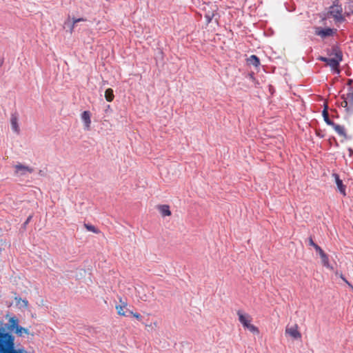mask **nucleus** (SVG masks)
Listing matches in <instances>:
<instances>
[{"instance_id": "1", "label": "nucleus", "mask_w": 353, "mask_h": 353, "mask_svg": "<svg viewBox=\"0 0 353 353\" xmlns=\"http://www.w3.org/2000/svg\"><path fill=\"white\" fill-rule=\"evenodd\" d=\"M14 336L9 332L0 330V353H23L14 348Z\"/></svg>"}, {"instance_id": "2", "label": "nucleus", "mask_w": 353, "mask_h": 353, "mask_svg": "<svg viewBox=\"0 0 353 353\" xmlns=\"http://www.w3.org/2000/svg\"><path fill=\"white\" fill-rule=\"evenodd\" d=\"M332 51L336 56V58H327L325 57H319L318 60L326 63L327 65L330 66L332 70L336 73H339V69L340 62L343 59V54L341 50H339L337 46L332 47Z\"/></svg>"}, {"instance_id": "3", "label": "nucleus", "mask_w": 353, "mask_h": 353, "mask_svg": "<svg viewBox=\"0 0 353 353\" xmlns=\"http://www.w3.org/2000/svg\"><path fill=\"white\" fill-rule=\"evenodd\" d=\"M330 17L333 18L336 24L345 22V18L344 14H343L342 6H330L327 12L325 14V17L322 18V21H324Z\"/></svg>"}, {"instance_id": "4", "label": "nucleus", "mask_w": 353, "mask_h": 353, "mask_svg": "<svg viewBox=\"0 0 353 353\" xmlns=\"http://www.w3.org/2000/svg\"><path fill=\"white\" fill-rule=\"evenodd\" d=\"M314 34L319 37L321 39H325L328 37H334L337 33V29L331 28H322L320 26L314 27Z\"/></svg>"}, {"instance_id": "5", "label": "nucleus", "mask_w": 353, "mask_h": 353, "mask_svg": "<svg viewBox=\"0 0 353 353\" xmlns=\"http://www.w3.org/2000/svg\"><path fill=\"white\" fill-rule=\"evenodd\" d=\"M15 174L17 176H25L27 173L34 172V168L23 165L20 163L14 165Z\"/></svg>"}, {"instance_id": "6", "label": "nucleus", "mask_w": 353, "mask_h": 353, "mask_svg": "<svg viewBox=\"0 0 353 353\" xmlns=\"http://www.w3.org/2000/svg\"><path fill=\"white\" fill-rule=\"evenodd\" d=\"M237 315L240 323L246 328L250 324V316L247 314H243L241 310L237 311Z\"/></svg>"}, {"instance_id": "7", "label": "nucleus", "mask_w": 353, "mask_h": 353, "mask_svg": "<svg viewBox=\"0 0 353 353\" xmlns=\"http://www.w3.org/2000/svg\"><path fill=\"white\" fill-rule=\"evenodd\" d=\"M10 124L12 130L17 134H19L20 129L18 124V115L17 113H12L11 114Z\"/></svg>"}, {"instance_id": "8", "label": "nucleus", "mask_w": 353, "mask_h": 353, "mask_svg": "<svg viewBox=\"0 0 353 353\" xmlns=\"http://www.w3.org/2000/svg\"><path fill=\"white\" fill-rule=\"evenodd\" d=\"M333 176L335 179V181L337 185V188L341 194H342L343 196L346 195L345 189L346 187L345 185H343L342 180L339 178V176L338 174L334 173Z\"/></svg>"}, {"instance_id": "9", "label": "nucleus", "mask_w": 353, "mask_h": 353, "mask_svg": "<svg viewBox=\"0 0 353 353\" xmlns=\"http://www.w3.org/2000/svg\"><path fill=\"white\" fill-rule=\"evenodd\" d=\"M344 16L348 17L353 21V1H349L347 2V5L345 6Z\"/></svg>"}, {"instance_id": "10", "label": "nucleus", "mask_w": 353, "mask_h": 353, "mask_svg": "<svg viewBox=\"0 0 353 353\" xmlns=\"http://www.w3.org/2000/svg\"><path fill=\"white\" fill-rule=\"evenodd\" d=\"M90 112L89 111H84L81 114V120L84 123V128L86 130H89L91 123L90 119Z\"/></svg>"}, {"instance_id": "11", "label": "nucleus", "mask_w": 353, "mask_h": 353, "mask_svg": "<svg viewBox=\"0 0 353 353\" xmlns=\"http://www.w3.org/2000/svg\"><path fill=\"white\" fill-rule=\"evenodd\" d=\"M285 332L296 339H300L301 337V334L299 332L296 325L291 327H287Z\"/></svg>"}, {"instance_id": "12", "label": "nucleus", "mask_w": 353, "mask_h": 353, "mask_svg": "<svg viewBox=\"0 0 353 353\" xmlns=\"http://www.w3.org/2000/svg\"><path fill=\"white\" fill-rule=\"evenodd\" d=\"M86 21V19L84 18H78V19L72 18V21H71L70 17H68L67 21L65 22V26H68L70 28V32H72V31L74 28V26L77 23L80 22V21Z\"/></svg>"}, {"instance_id": "13", "label": "nucleus", "mask_w": 353, "mask_h": 353, "mask_svg": "<svg viewBox=\"0 0 353 353\" xmlns=\"http://www.w3.org/2000/svg\"><path fill=\"white\" fill-rule=\"evenodd\" d=\"M127 304L125 303H123L121 305H117L116 310H117L118 314L123 316H130L131 314H132V311L126 309L125 311H124V309L125 308Z\"/></svg>"}, {"instance_id": "14", "label": "nucleus", "mask_w": 353, "mask_h": 353, "mask_svg": "<svg viewBox=\"0 0 353 353\" xmlns=\"http://www.w3.org/2000/svg\"><path fill=\"white\" fill-rule=\"evenodd\" d=\"M331 126L333 127L334 130L337 132V134L344 138H347V134L345 132V128L343 125L336 124L334 123V125H332Z\"/></svg>"}, {"instance_id": "15", "label": "nucleus", "mask_w": 353, "mask_h": 353, "mask_svg": "<svg viewBox=\"0 0 353 353\" xmlns=\"http://www.w3.org/2000/svg\"><path fill=\"white\" fill-rule=\"evenodd\" d=\"M247 63L249 65H252L257 68L260 65V59L256 55L252 54L248 58Z\"/></svg>"}, {"instance_id": "16", "label": "nucleus", "mask_w": 353, "mask_h": 353, "mask_svg": "<svg viewBox=\"0 0 353 353\" xmlns=\"http://www.w3.org/2000/svg\"><path fill=\"white\" fill-rule=\"evenodd\" d=\"M158 209L163 216L171 215V211L168 205H160L158 206Z\"/></svg>"}, {"instance_id": "17", "label": "nucleus", "mask_w": 353, "mask_h": 353, "mask_svg": "<svg viewBox=\"0 0 353 353\" xmlns=\"http://www.w3.org/2000/svg\"><path fill=\"white\" fill-rule=\"evenodd\" d=\"M346 99L350 102L349 110L353 111V88H350L349 92L347 94Z\"/></svg>"}, {"instance_id": "18", "label": "nucleus", "mask_w": 353, "mask_h": 353, "mask_svg": "<svg viewBox=\"0 0 353 353\" xmlns=\"http://www.w3.org/2000/svg\"><path fill=\"white\" fill-rule=\"evenodd\" d=\"M327 106L326 105L324 108V110H323V119H324V121L328 125H334V122L330 119L329 117V114H328V112H327Z\"/></svg>"}, {"instance_id": "19", "label": "nucleus", "mask_w": 353, "mask_h": 353, "mask_svg": "<svg viewBox=\"0 0 353 353\" xmlns=\"http://www.w3.org/2000/svg\"><path fill=\"white\" fill-rule=\"evenodd\" d=\"M10 323L11 330L14 331V332L17 331V328L20 327V325H19L18 319L14 317L11 318L10 320Z\"/></svg>"}, {"instance_id": "20", "label": "nucleus", "mask_w": 353, "mask_h": 353, "mask_svg": "<svg viewBox=\"0 0 353 353\" xmlns=\"http://www.w3.org/2000/svg\"><path fill=\"white\" fill-rule=\"evenodd\" d=\"M114 97L113 90L111 88H108L105 92V98L108 102L113 101Z\"/></svg>"}, {"instance_id": "21", "label": "nucleus", "mask_w": 353, "mask_h": 353, "mask_svg": "<svg viewBox=\"0 0 353 353\" xmlns=\"http://www.w3.org/2000/svg\"><path fill=\"white\" fill-rule=\"evenodd\" d=\"M343 101L341 103V105L345 108L346 111L349 113H352L353 111L349 110L350 102L347 99H346L345 97L343 95L342 97Z\"/></svg>"}, {"instance_id": "22", "label": "nucleus", "mask_w": 353, "mask_h": 353, "mask_svg": "<svg viewBox=\"0 0 353 353\" xmlns=\"http://www.w3.org/2000/svg\"><path fill=\"white\" fill-rule=\"evenodd\" d=\"M15 334H17L19 336H22L23 334H29L30 332L27 328L20 326L19 328H17V331L15 332Z\"/></svg>"}, {"instance_id": "23", "label": "nucleus", "mask_w": 353, "mask_h": 353, "mask_svg": "<svg viewBox=\"0 0 353 353\" xmlns=\"http://www.w3.org/2000/svg\"><path fill=\"white\" fill-rule=\"evenodd\" d=\"M319 255L321 258L322 263L323 264V265L329 267V259L327 255L324 252H323Z\"/></svg>"}, {"instance_id": "24", "label": "nucleus", "mask_w": 353, "mask_h": 353, "mask_svg": "<svg viewBox=\"0 0 353 353\" xmlns=\"http://www.w3.org/2000/svg\"><path fill=\"white\" fill-rule=\"evenodd\" d=\"M309 243H310V245H312V246H313V247H314V248L316 250V252H319V254H321L323 252H324V251L321 248V247H320V246H319L317 244H316V243L313 241V240H312V238H310V239H309Z\"/></svg>"}, {"instance_id": "25", "label": "nucleus", "mask_w": 353, "mask_h": 353, "mask_svg": "<svg viewBox=\"0 0 353 353\" xmlns=\"http://www.w3.org/2000/svg\"><path fill=\"white\" fill-rule=\"evenodd\" d=\"M84 225L88 231L92 232L95 234H99L100 232V231L92 225L85 223Z\"/></svg>"}, {"instance_id": "26", "label": "nucleus", "mask_w": 353, "mask_h": 353, "mask_svg": "<svg viewBox=\"0 0 353 353\" xmlns=\"http://www.w3.org/2000/svg\"><path fill=\"white\" fill-rule=\"evenodd\" d=\"M246 329H248L249 331H250L251 332H252L254 334L259 333V329L255 325H254L252 324H249L248 326L246 327Z\"/></svg>"}, {"instance_id": "27", "label": "nucleus", "mask_w": 353, "mask_h": 353, "mask_svg": "<svg viewBox=\"0 0 353 353\" xmlns=\"http://www.w3.org/2000/svg\"><path fill=\"white\" fill-rule=\"evenodd\" d=\"M214 17V14L213 12H208L205 14V19L206 20L207 24H209L212 21Z\"/></svg>"}, {"instance_id": "28", "label": "nucleus", "mask_w": 353, "mask_h": 353, "mask_svg": "<svg viewBox=\"0 0 353 353\" xmlns=\"http://www.w3.org/2000/svg\"><path fill=\"white\" fill-rule=\"evenodd\" d=\"M131 315L133 316L134 317H135L138 321H142L143 316L141 314H139V313H137V312L134 313L132 312V314H131L130 316Z\"/></svg>"}, {"instance_id": "29", "label": "nucleus", "mask_w": 353, "mask_h": 353, "mask_svg": "<svg viewBox=\"0 0 353 353\" xmlns=\"http://www.w3.org/2000/svg\"><path fill=\"white\" fill-rule=\"evenodd\" d=\"M330 6L338 7V6H342L340 3V1L339 0H333L332 1V4Z\"/></svg>"}, {"instance_id": "30", "label": "nucleus", "mask_w": 353, "mask_h": 353, "mask_svg": "<svg viewBox=\"0 0 353 353\" xmlns=\"http://www.w3.org/2000/svg\"><path fill=\"white\" fill-rule=\"evenodd\" d=\"M32 215H30L27 219L26 220V221L23 223V227L26 228V225L28 224V223L30 221V220L32 219Z\"/></svg>"}, {"instance_id": "31", "label": "nucleus", "mask_w": 353, "mask_h": 353, "mask_svg": "<svg viewBox=\"0 0 353 353\" xmlns=\"http://www.w3.org/2000/svg\"><path fill=\"white\" fill-rule=\"evenodd\" d=\"M341 279L346 283L348 284V285L351 286L352 288V285L346 280V279L345 277H343V276H341Z\"/></svg>"}, {"instance_id": "32", "label": "nucleus", "mask_w": 353, "mask_h": 353, "mask_svg": "<svg viewBox=\"0 0 353 353\" xmlns=\"http://www.w3.org/2000/svg\"><path fill=\"white\" fill-rule=\"evenodd\" d=\"M341 279L346 283L348 284V285L351 286L352 288V285L346 280V279L345 277H343V276H341Z\"/></svg>"}, {"instance_id": "33", "label": "nucleus", "mask_w": 353, "mask_h": 353, "mask_svg": "<svg viewBox=\"0 0 353 353\" xmlns=\"http://www.w3.org/2000/svg\"><path fill=\"white\" fill-rule=\"evenodd\" d=\"M341 279L346 283L348 284V285L351 286L352 288V285L346 280V279L345 277H343V276H341Z\"/></svg>"}, {"instance_id": "34", "label": "nucleus", "mask_w": 353, "mask_h": 353, "mask_svg": "<svg viewBox=\"0 0 353 353\" xmlns=\"http://www.w3.org/2000/svg\"><path fill=\"white\" fill-rule=\"evenodd\" d=\"M350 156H352L353 154V150L352 148L348 149Z\"/></svg>"}, {"instance_id": "35", "label": "nucleus", "mask_w": 353, "mask_h": 353, "mask_svg": "<svg viewBox=\"0 0 353 353\" xmlns=\"http://www.w3.org/2000/svg\"><path fill=\"white\" fill-rule=\"evenodd\" d=\"M249 76H250V78L252 79H254V73H250L249 74Z\"/></svg>"}, {"instance_id": "36", "label": "nucleus", "mask_w": 353, "mask_h": 353, "mask_svg": "<svg viewBox=\"0 0 353 353\" xmlns=\"http://www.w3.org/2000/svg\"><path fill=\"white\" fill-rule=\"evenodd\" d=\"M352 82H353L352 79H348L347 84L351 85Z\"/></svg>"}, {"instance_id": "37", "label": "nucleus", "mask_w": 353, "mask_h": 353, "mask_svg": "<svg viewBox=\"0 0 353 353\" xmlns=\"http://www.w3.org/2000/svg\"><path fill=\"white\" fill-rule=\"evenodd\" d=\"M39 175L41 176H43V172L42 170H39Z\"/></svg>"}, {"instance_id": "38", "label": "nucleus", "mask_w": 353, "mask_h": 353, "mask_svg": "<svg viewBox=\"0 0 353 353\" xmlns=\"http://www.w3.org/2000/svg\"><path fill=\"white\" fill-rule=\"evenodd\" d=\"M23 304H25L26 305H28V301H23Z\"/></svg>"}]
</instances>
